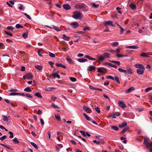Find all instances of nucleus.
<instances>
[{
  "label": "nucleus",
  "mask_w": 152,
  "mask_h": 152,
  "mask_svg": "<svg viewBox=\"0 0 152 152\" xmlns=\"http://www.w3.org/2000/svg\"><path fill=\"white\" fill-rule=\"evenodd\" d=\"M66 60L71 64H73L74 63L72 60L69 56H67L66 58Z\"/></svg>",
  "instance_id": "obj_11"
},
{
  "label": "nucleus",
  "mask_w": 152,
  "mask_h": 152,
  "mask_svg": "<svg viewBox=\"0 0 152 152\" xmlns=\"http://www.w3.org/2000/svg\"><path fill=\"white\" fill-rule=\"evenodd\" d=\"M127 125V124L126 122H123L121 124L119 125V126L121 128H122L125 126H126Z\"/></svg>",
  "instance_id": "obj_24"
},
{
  "label": "nucleus",
  "mask_w": 152,
  "mask_h": 152,
  "mask_svg": "<svg viewBox=\"0 0 152 152\" xmlns=\"http://www.w3.org/2000/svg\"><path fill=\"white\" fill-rule=\"evenodd\" d=\"M28 35V33L27 32L24 33L22 34V36L25 39H26L27 38Z\"/></svg>",
  "instance_id": "obj_39"
},
{
  "label": "nucleus",
  "mask_w": 152,
  "mask_h": 152,
  "mask_svg": "<svg viewBox=\"0 0 152 152\" xmlns=\"http://www.w3.org/2000/svg\"><path fill=\"white\" fill-rule=\"evenodd\" d=\"M9 133L10 134V136L9 137L10 138H13V133H12V132L11 131H10L9 132Z\"/></svg>",
  "instance_id": "obj_55"
},
{
  "label": "nucleus",
  "mask_w": 152,
  "mask_h": 152,
  "mask_svg": "<svg viewBox=\"0 0 152 152\" xmlns=\"http://www.w3.org/2000/svg\"><path fill=\"white\" fill-rule=\"evenodd\" d=\"M96 68L95 66H91L89 67L88 68V70L89 71H91L95 69Z\"/></svg>",
  "instance_id": "obj_20"
},
{
  "label": "nucleus",
  "mask_w": 152,
  "mask_h": 152,
  "mask_svg": "<svg viewBox=\"0 0 152 152\" xmlns=\"http://www.w3.org/2000/svg\"><path fill=\"white\" fill-rule=\"evenodd\" d=\"M15 27L17 28H23V26L19 24H17L15 26Z\"/></svg>",
  "instance_id": "obj_52"
},
{
  "label": "nucleus",
  "mask_w": 152,
  "mask_h": 152,
  "mask_svg": "<svg viewBox=\"0 0 152 152\" xmlns=\"http://www.w3.org/2000/svg\"><path fill=\"white\" fill-rule=\"evenodd\" d=\"M71 25L74 28H76L79 26L78 23L77 22H73L71 24Z\"/></svg>",
  "instance_id": "obj_9"
},
{
  "label": "nucleus",
  "mask_w": 152,
  "mask_h": 152,
  "mask_svg": "<svg viewBox=\"0 0 152 152\" xmlns=\"http://www.w3.org/2000/svg\"><path fill=\"white\" fill-rule=\"evenodd\" d=\"M113 80H115L118 83L120 84V82L119 81V78L118 77H113Z\"/></svg>",
  "instance_id": "obj_22"
},
{
  "label": "nucleus",
  "mask_w": 152,
  "mask_h": 152,
  "mask_svg": "<svg viewBox=\"0 0 152 152\" xmlns=\"http://www.w3.org/2000/svg\"><path fill=\"white\" fill-rule=\"evenodd\" d=\"M49 55L50 57H54L55 56V54H54L50 52H49Z\"/></svg>",
  "instance_id": "obj_49"
},
{
  "label": "nucleus",
  "mask_w": 152,
  "mask_h": 152,
  "mask_svg": "<svg viewBox=\"0 0 152 152\" xmlns=\"http://www.w3.org/2000/svg\"><path fill=\"white\" fill-rule=\"evenodd\" d=\"M126 48H131L133 49H137L139 48L137 46L134 45L128 46H126Z\"/></svg>",
  "instance_id": "obj_16"
},
{
  "label": "nucleus",
  "mask_w": 152,
  "mask_h": 152,
  "mask_svg": "<svg viewBox=\"0 0 152 152\" xmlns=\"http://www.w3.org/2000/svg\"><path fill=\"white\" fill-rule=\"evenodd\" d=\"M128 129V128H126L123 129L122 131L121 132V133L123 134L126 132Z\"/></svg>",
  "instance_id": "obj_44"
},
{
  "label": "nucleus",
  "mask_w": 152,
  "mask_h": 152,
  "mask_svg": "<svg viewBox=\"0 0 152 152\" xmlns=\"http://www.w3.org/2000/svg\"><path fill=\"white\" fill-rule=\"evenodd\" d=\"M35 95L39 98H42V97L41 94L39 93H36L35 94Z\"/></svg>",
  "instance_id": "obj_34"
},
{
  "label": "nucleus",
  "mask_w": 152,
  "mask_h": 152,
  "mask_svg": "<svg viewBox=\"0 0 152 152\" xmlns=\"http://www.w3.org/2000/svg\"><path fill=\"white\" fill-rule=\"evenodd\" d=\"M83 109L86 111H88L89 113H90L91 112V110L90 109L85 105L83 106Z\"/></svg>",
  "instance_id": "obj_15"
},
{
  "label": "nucleus",
  "mask_w": 152,
  "mask_h": 152,
  "mask_svg": "<svg viewBox=\"0 0 152 152\" xmlns=\"http://www.w3.org/2000/svg\"><path fill=\"white\" fill-rule=\"evenodd\" d=\"M103 56L104 57V58H108L110 56V54L105 53L103 54Z\"/></svg>",
  "instance_id": "obj_26"
},
{
  "label": "nucleus",
  "mask_w": 152,
  "mask_h": 152,
  "mask_svg": "<svg viewBox=\"0 0 152 152\" xmlns=\"http://www.w3.org/2000/svg\"><path fill=\"white\" fill-rule=\"evenodd\" d=\"M70 80L72 82H75L76 81V79L74 77H70Z\"/></svg>",
  "instance_id": "obj_51"
},
{
  "label": "nucleus",
  "mask_w": 152,
  "mask_h": 152,
  "mask_svg": "<svg viewBox=\"0 0 152 152\" xmlns=\"http://www.w3.org/2000/svg\"><path fill=\"white\" fill-rule=\"evenodd\" d=\"M126 69V74H128L129 75H132L133 73V70L130 66L128 65L127 66Z\"/></svg>",
  "instance_id": "obj_4"
},
{
  "label": "nucleus",
  "mask_w": 152,
  "mask_h": 152,
  "mask_svg": "<svg viewBox=\"0 0 152 152\" xmlns=\"http://www.w3.org/2000/svg\"><path fill=\"white\" fill-rule=\"evenodd\" d=\"M13 141L14 143H18L19 142V141L18 140L17 138L16 137H15L13 139Z\"/></svg>",
  "instance_id": "obj_40"
},
{
  "label": "nucleus",
  "mask_w": 152,
  "mask_h": 152,
  "mask_svg": "<svg viewBox=\"0 0 152 152\" xmlns=\"http://www.w3.org/2000/svg\"><path fill=\"white\" fill-rule=\"evenodd\" d=\"M144 70L142 69H138L137 70V73L139 75H142L144 72Z\"/></svg>",
  "instance_id": "obj_8"
},
{
  "label": "nucleus",
  "mask_w": 152,
  "mask_h": 152,
  "mask_svg": "<svg viewBox=\"0 0 152 152\" xmlns=\"http://www.w3.org/2000/svg\"><path fill=\"white\" fill-rule=\"evenodd\" d=\"M77 61L80 62H85L87 61L88 60L83 58H79L77 59Z\"/></svg>",
  "instance_id": "obj_12"
},
{
  "label": "nucleus",
  "mask_w": 152,
  "mask_h": 152,
  "mask_svg": "<svg viewBox=\"0 0 152 152\" xmlns=\"http://www.w3.org/2000/svg\"><path fill=\"white\" fill-rule=\"evenodd\" d=\"M134 88L133 87H131L127 90L125 92L126 93H127L130 92L134 90Z\"/></svg>",
  "instance_id": "obj_13"
},
{
  "label": "nucleus",
  "mask_w": 152,
  "mask_h": 152,
  "mask_svg": "<svg viewBox=\"0 0 152 152\" xmlns=\"http://www.w3.org/2000/svg\"><path fill=\"white\" fill-rule=\"evenodd\" d=\"M21 69H20V70L21 71H24L25 70V67L23 66H22L21 67Z\"/></svg>",
  "instance_id": "obj_64"
},
{
  "label": "nucleus",
  "mask_w": 152,
  "mask_h": 152,
  "mask_svg": "<svg viewBox=\"0 0 152 152\" xmlns=\"http://www.w3.org/2000/svg\"><path fill=\"white\" fill-rule=\"evenodd\" d=\"M7 137V136L6 135H4L2 137H1L0 138V140H3L4 139H6Z\"/></svg>",
  "instance_id": "obj_56"
},
{
  "label": "nucleus",
  "mask_w": 152,
  "mask_h": 152,
  "mask_svg": "<svg viewBox=\"0 0 152 152\" xmlns=\"http://www.w3.org/2000/svg\"><path fill=\"white\" fill-rule=\"evenodd\" d=\"M3 120L5 121H8L9 120L8 118V117L4 115H3Z\"/></svg>",
  "instance_id": "obj_37"
},
{
  "label": "nucleus",
  "mask_w": 152,
  "mask_h": 152,
  "mask_svg": "<svg viewBox=\"0 0 152 152\" xmlns=\"http://www.w3.org/2000/svg\"><path fill=\"white\" fill-rule=\"evenodd\" d=\"M97 72L102 73V74H104L105 73L102 69V68H98L97 69Z\"/></svg>",
  "instance_id": "obj_42"
},
{
  "label": "nucleus",
  "mask_w": 152,
  "mask_h": 152,
  "mask_svg": "<svg viewBox=\"0 0 152 152\" xmlns=\"http://www.w3.org/2000/svg\"><path fill=\"white\" fill-rule=\"evenodd\" d=\"M76 9L80 10L82 9V10L84 12L87 11L88 10V6L86 4L83 3L78 4L75 5Z\"/></svg>",
  "instance_id": "obj_1"
},
{
  "label": "nucleus",
  "mask_w": 152,
  "mask_h": 152,
  "mask_svg": "<svg viewBox=\"0 0 152 152\" xmlns=\"http://www.w3.org/2000/svg\"><path fill=\"white\" fill-rule=\"evenodd\" d=\"M18 91V90L16 89H11L9 90V92H16Z\"/></svg>",
  "instance_id": "obj_60"
},
{
  "label": "nucleus",
  "mask_w": 152,
  "mask_h": 152,
  "mask_svg": "<svg viewBox=\"0 0 152 152\" xmlns=\"http://www.w3.org/2000/svg\"><path fill=\"white\" fill-rule=\"evenodd\" d=\"M31 145L34 146L35 148L36 149H38V147L37 146V145L34 142H31Z\"/></svg>",
  "instance_id": "obj_33"
},
{
  "label": "nucleus",
  "mask_w": 152,
  "mask_h": 152,
  "mask_svg": "<svg viewBox=\"0 0 152 152\" xmlns=\"http://www.w3.org/2000/svg\"><path fill=\"white\" fill-rule=\"evenodd\" d=\"M72 16L75 19L82 18L83 17V15L80 12L76 11L74 12V15Z\"/></svg>",
  "instance_id": "obj_2"
},
{
  "label": "nucleus",
  "mask_w": 152,
  "mask_h": 152,
  "mask_svg": "<svg viewBox=\"0 0 152 152\" xmlns=\"http://www.w3.org/2000/svg\"><path fill=\"white\" fill-rule=\"evenodd\" d=\"M120 28L121 29L120 34H122L124 33V28H123L122 27Z\"/></svg>",
  "instance_id": "obj_58"
},
{
  "label": "nucleus",
  "mask_w": 152,
  "mask_h": 152,
  "mask_svg": "<svg viewBox=\"0 0 152 152\" xmlns=\"http://www.w3.org/2000/svg\"><path fill=\"white\" fill-rule=\"evenodd\" d=\"M23 14L24 15H25L27 17V18H28L29 19L31 20V17L29 15H28L26 13H24Z\"/></svg>",
  "instance_id": "obj_50"
},
{
  "label": "nucleus",
  "mask_w": 152,
  "mask_h": 152,
  "mask_svg": "<svg viewBox=\"0 0 152 152\" xmlns=\"http://www.w3.org/2000/svg\"><path fill=\"white\" fill-rule=\"evenodd\" d=\"M95 109L97 113H99L100 112L99 108V107H96L95 108Z\"/></svg>",
  "instance_id": "obj_57"
},
{
  "label": "nucleus",
  "mask_w": 152,
  "mask_h": 152,
  "mask_svg": "<svg viewBox=\"0 0 152 152\" xmlns=\"http://www.w3.org/2000/svg\"><path fill=\"white\" fill-rule=\"evenodd\" d=\"M129 6L132 10L134 9L136 7V5L133 3H130Z\"/></svg>",
  "instance_id": "obj_23"
},
{
  "label": "nucleus",
  "mask_w": 152,
  "mask_h": 152,
  "mask_svg": "<svg viewBox=\"0 0 152 152\" xmlns=\"http://www.w3.org/2000/svg\"><path fill=\"white\" fill-rule=\"evenodd\" d=\"M52 75L54 78L57 77L58 79L60 78V76L59 75L57 74V72L53 73Z\"/></svg>",
  "instance_id": "obj_17"
},
{
  "label": "nucleus",
  "mask_w": 152,
  "mask_h": 152,
  "mask_svg": "<svg viewBox=\"0 0 152 152\" xmlns=\"http://www.w3.org/2000/svg\"><path fill=\"white\" fill-rule=\"evenodd\" d=\"M104 57L103 55L100 56L98 59V61H102L104 59Z\"/></svg>",
  "instance_id": "obj_27"
},
{
  "label": "nucleus",
  "mask_w": 152,
  "mask_h": 152,
  "mask_svg": "<svg viewBox=\"0 0 152 152\" xmlns=\"http://www.w3.org/2000/svg\"><path fill=\"white\" fill-rule=\"evenodd\" d=\"M93 142L94 143H96V144L98 145H99L101 143V142L100 141H97L96 140H93Z\"/></svg>",
  "instance_id": "obj_59"
},
{
  "label": "nucleus",
  "mask_w": 152,
  "mask_h": 152,
  "mask_svg": "<svg viewBox=\"0 0 152 152\" xmlns=\"http://www.w3.org/2000/svg\"><path fill=\"white\" fill-rule=\"evenodd\" d=\"M91 4L93 7L96 8H97L99 6L98 4H95L94 3H92Z\"/></svg>",
  "instance_id": "obj_30"
},
{
  "label": "nucleus",
  "mask_w": 152,
  "mask_h": 152,
  "mask_svg": "<svg viewBox=\"0 0 152 152\" xmlns=\"http://www.w3.org/2000/svg\"><path fill=\"white\" fill-rule=\"evenodd\" d=\"M109 61L111 62L116 63L119 66L120 64V62L119 61L110 60H109Z\"/></svg>",
  "instance_id": "obj_32"
},
{
  "label": "nucleus",
  "mask_w": 152,
  "mask_h": 152,
  "mask_svg": "<svg viewBox=\"0 0 152 152\" xmlns=\"http://www.w3.org/2000/svg\"><path fill=\"white\" fill-rule=\"evenodd\" d=\"M19 94H20L19 93L12 92V93H10V96H14V95H18Z\"/></svg>",
  "instance_id": "obj_43"
},
{
  "label": "nucleus",
  "mask_w": 152,
  "mask_h": 152,
  "mask_svg": "<svg viewBox=\"0 0 152 152\" xmlns=\"http://www.w3.org/2000/svg\"><path fill=\"white\" fill-rule=\"evenodd\" d=\"M51 105L53 107L55 108H58V109L60 108L57 105H56L54 103H52L51 104Z\"/></svg>",
  "instance_id": "obj_41"
},
{
  "label": "nucleus",
  "mask_w": 152,
  "mask_h": 152,
  "mask_svg": "<svg viewBox=\"0 0 152 152\" xmlns=\"http://www.w3.org/2000/svg\"><path fill=\"white\" fill-rule=\"evenodd\" d=\"M56 65L57 67H62V66L63 65V64H58V63H56Z\"/></svg>",
  "instance_id": "obj_63"
},
{
  "label": "nucleus",
  "mask_w": 152,
  "mask_h": 152,
  "mask_svg": "<svg viewBox=\"0 0 152 152\" xmlns=\"http://www.w3.org/2000/svg\"><path fill=\"white\" fill-rule=\"evenodd\" d=\"M62 38L64 40L67 41H69V37L66 36L65 34H63V35Z\"/></svg>",
  "instance_id": "obj_19"
},
{
  "label": "nucleus",
  "mask_w": 152,
  "mask_h": 152,
  "mask_svg": "<svg viewBox=\"0 0 152 152\" xmlns=\"http://www.w3.org/2000/svg\"><path fill=\"white\" fill-rule=\"evenodd\" d=\"M112 45L114 46H116L118 45V42H113L112 44Z\"/></svg>",
  "instance_id": "obj_53"
},
{
  "label": "nucleus",
  "mask_w": 152,
  "mask_h": 152,
  "mask_svg": "<svg viewBox=\"0 0 152 152\" xmlns=\"http://www.w3.org/2000/svg\"><path fill=\"white\" fill-rule=\"evenodd\" d=\"M4 32L7 34L9 35L11 37H12L13 36L12 34L10 32H8L7 31H5Z\"/></svg>",
  "instance_id": "obj_48"
},
{
  "label": "nucleus",
  "mask_w": 152,
  "mask_h": 152,
  "mask_svg": "<svg viewBox=\"0 0 152 152\" xmlns=\"http://www.w3.org/2000/svg\"><path fill=\"white\" fill-rule=\"evenodd\" d=\"M151 90H152V87H150L146 88L145 91V92H147Z\"/></svg>",
  "instance_id": "obj_47"
},
{
  "label": "nucleus",
  "mask_w": 152,
  "mask_h": 152,
  "mask_svg": "<svg viewBox=\"0 0 152 152\" xmlns=\"http://www.w3.org/2000/svg\"><path fill=\"white\" fill-rule=\"evenodd\" d=\"M118 70L120 72L122 73H124L125 74H126V70L123 69L121 68H118Z\"/></svg>",
  "instance_id": "obj_25"
},
{
  "label": "nucleus",
  "mask_w": 152,
  "mask_h": 152,
  "mask_svg": "<svg viewBox=\"0 0 152 152\" xmlns=\"http://www.w3.org/2000/svg\"><path fill=\"white\" fill-rule=\"evenodd\" d=\"M26 96L28 98H33V97L32 96L30 95L29 94H26Z\"/></svg>",
  "instance_id": "obj_62"
},
{
  "label": "nucleus",
  "mask_w": 152,
  "mask_h": 152,
  "mask_svg": "<svg viewBox=\"0 0 152 152\" xmlns=\"http://www.w3.org/2000/svg\"><path fill=\"white\" fill-rule=\"evenodd\" d=\"M103 24L104 26L108 25L110 26H115L113 24V22L111 20L105 21L104 22Z\"/></svg>",
  "instance_id": "obj_5"
},
{
  "label": "nucleus",
  "mask_w": 152,
  "mask_h": 152,
  "mask_svg": "<svg viewBox=\"0 0 152 152\" xmlns=\"http://www.w3.org/2000/svg\"><path fill=\"white\" fill-rule=\"evenodd\" d=\"M24 91L27 92H31V91L29 87H27L24 89Z\"/></svg>",
  "instance_id": "obj_29"
},
{
  "label": "nucleus",
  "mask_w": 152,
  "mask_h": 152,
  "mask_svg": "<svg viewBox=\"0 0 152 152\" xmlns=\"http://www.w3.org/2000/svg\"><path fill=\"white\" fill-rule=\"evenodd\" d=\"M84 57L86 58H88L90 60H94V61H96V59L95 58H93L91 57L90 56H88V55H85L84 56Z\"/></svg>",
  "instance_id": "obj_18"
},
{
  "label": "nucleus",
  "mask_w": 152,
  "mask_h": 152,
  "mask_svg": "<svg viewBox=\"0 0 152 152\" xmlns=\"http://www.w3.org/2000/svg\"><path fill=\"white\" fill-rule=\"evenodd\" d=\"M83 115L85 116L86 119L88 121H91V119L86 114L84 113Z\"/></svg>",
  "instance_id": "obj_31"
},
{
  "label": "nucleus",
  "mask_w": 152,
  "mask_h": 152,
  "mask_svg": "<svg viewBox=\"0 0 152 152\" xmlns=\"http://www.w3.org/2000/svg\"><path fill=\"white\" fill-rule=\"evenodd\" d=\"M140 56H143L144 57H148L149 56L148 55V54L147 53H142L140 55Z\"/></svg>",
  "instance_id": "obj_21"
},
{
  "label": "nucleus",
  "mask_w": 152,
  "mask_h": 152,
  "mask_svg": "<svg viewBox=\"0 0 152 152\" xmlns=\"http://www.w3.org/2000/svg\"><path fill=\"white\" fill-rule=\"evenodd\" d=\"M134 66L136 68L143 69H145V68L143 66L140 64H136L134 65Z\"/></svg>",
  "instance_id": "obj_7"
},
{
  "label": "nucleus",
  "mask_w": 152,
  "mask_h": 152,
  "mask_svg": "<svg viewBox=\"0 0 152 152\" xmlns=\"http://www.w3.org/2000/svg\"><path fill=\"white\" fill-rule=\"evenodd\" d=\"M116 56L118 58H120L121 57H126L127 56V54L123 55L119 54H117Z\"/></svg>",
  "instance_id": "obj_38"
},
{
  "label": "nucleus",
  "mask_w": 152,
  "mask_h": 152,
  "mask_svg": "<svg viewBox=\"0 0 152 152\" xmlns=\"http://www.w3.org/2000/svg\"><path fill=\"white\" fill-rule=\"evenodd\" d=\"M53 28L55 30L57 31H60V30L59 29V28L56 26H53Z\"/></svg>",
  "instance_id": "obj_46"
},
{
  "label": "nucleus",
  "mask_w": 152,
  "mask_h": 152,
  "mask_svg": "<svg viewBox=\"0 0 152 152\" xmlns=\"http://www.w3.org/2000/svg\"><path fill=\"white\" fill-rule=\"evenodd\" d=\"M111 128L112 130H113L115 131H117L119 129V128L118 127L115 126H112L111 127Z\"/></svg>",
  "instance_id": "obj_28"
},
{
  "label": "nucleus",
  "mask_w": 152,
  "mask_h": 152,
  "mask_svg": "<svg viewBox=\"0 0 152 152\" xmlns=\"http://www.w3.org/2000/svg\"><path fill=\"white\" fill-rule=\"evenodd\" d=\"M143 144L146 146L147 148L150 147V143L148 142L149 139L148 137H145L143 138Z\"/></svg>",
  "instance_id": "obj_3"
},
{
  "label": "nucleus",
  "mask_w": 152,
  "mask_h": 152,
  "mask_svg": "<svg viewBox=\"0 0 152 152\" xmlns=\"http://www.w3.org/2000/svg\"><path fill=\"white\" fill-rule=\"evenodd\" d=\"M7 28L8 29L10 30H11L12 31L13 30V27L12 26H8L7 27Z\"/></svg>",
  "instance_id": "obj_61"
},
{
  "label": "nucleus",
  "mask_w": 152,
  "mask_h": 152,
  "mask_svg": "<svg viewBox=\"0 0 152 152\" xmlns=\"http://www.w3.org/2000/svg\"><path fill=\"white\" fill-rule=\"evenodd\" d=\"M27 76V79H31L33 77V76L31 73H29L26 75Z\"/></svg>",
  "instance_id": "obj_14"
},
{
  "label": "nucleus",
  "mask_w": 152,
  "mask_h": 152,
  "mask_svg": "<svg viewBox=\"0 0 152 152\" xmlns=\"http://www.w3.org/2000/svg\"><path fill=\"white\" fill-rule=\"evenodd\" d=\"M118 104L119 107L122 108H125L126 105L124 102L123 101H120L118 102Z\"/></svg>",
  "instance_id": "obj_6"
},
{
  "label": "nucleus",
  "mask_w": 152,
  "mask_h": 152,
  "mask_svg": "<svg viewBox=\"0 0 152 152\" xmlns=\"http://www.w3.org/2000/svg\"><path fill=\"white\" fill-rule=\"evenodd\" d=\"M35 68L39 70H40L42 69V66L39 65H36L35 66Z\"/></svg>",
  "instance_id": "obj_35"
},
{
  "label": "nucleus",
  "mask_w": 152,
  "mask_h": 152,
  "mask_svg": "<svg viewBox=\"0 0 152 152\" xmlns=\"http://www.w3.org/2000/svg\"><path fill=\"white\" fill-rule=\"evenodd\" d=\"M63 7L64 9L66 10H69L71 8L69 4H67L64 5Z\"/></svg>",
  "instance_id": "obj_10"
},
{
  "label": "nucleus",
  "mask_w": 152,
  "mask_h": 152,
  "mask_svg": "<svg viewBox=\"0 0 152 152\" xmlns=\"http://www.w3.org/2000/svg\"><path fill=\"white\" fill-rule=\"evenodd\" d=\"M121 140H124L123 142L124 143L126 144V138H124V137H121Z\"/></svg>",
  "instance_id": "obj_45"
},
{
  "label": "nucleus",
  "mask_w": 152,
  "mask_h": 152,
  "mask_svg": "<svg viewBox=\"0 0 152 152\" xmlns=\"http://www.w3.org/2000/svg\"><path fill=\"white\" fill-rule=\"evenodd\" d=\"M55 117L58 120L60 121L61 120V117L60 115L59 114H57L56 115H55Z\"/></svg>",
  "instance_id": "obj_36"
},
{
  "label": "nucleus",
  "mask_w": 152,
  "mask_h": 152,
  "mask_svg": "<svg viewBox=\"0 0 152 152\" xmlns=\"http://www.w3.org/2000/svg\"><path fill=\"white\" fill-rule=\"evenodd\" d=\"M80 133L83 134L84 136H86V132H85L84 131H80Z\"/></svg>",
  "instance_id": "obj_54"
}]
</instances>
